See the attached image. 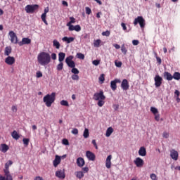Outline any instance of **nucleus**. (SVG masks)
Segmentation results:
<instances>
[{"instance_id":"052dcab7","label":"nucleus","mask_w":180,"mask_h":180,"mask_svg":"<svg viewBox=\"0 0 180 180\" xmlns=\"http://www.w3.org/2000/svg\"><path fill=\"white\" fill-rule=\"evenodd\" d=\"M11 110H13V112H18V107H16V105H13Z\"/></svg>"},{"instance_id":"bf43d9fd","label":"nucleus","mask_w":180,"mask_h":180,"mask_svg":"<svg viewBox=\"0 0 180 180\" xmlns=\"http://www.w3.org/2000/svg\"><path fill=\"white\" fill-rule=\"evenodd\" d=\"M51 58L52 60H57V54H56L55 53H52Z\"/></svg>"},{"instance_id":"f3484780","label":"nucleus","mask_w":180,"mask_h":180,"mask_svg":"<svg viewBox=\"0 0 180 180\" xmlns=\"http://www.w3.org/2000/svg\"><path fill=\"white\" fill-rule=\"evenodd\" d=\"M86 157L89 160V161H95V154L89 150L86 152Z\"/></svg>"},{"instance_id":"dca6fc26","label":"nucleus","mask_w":180,"mask_h":180,"mask_svg":"<svg viewBox=\"0 0 180 180\" xmlns=\"http://www.w3.org/2000/svg\"><path fill=\"white\" fill-rule=\"evenodd\" d=\"M56 176L59 178V179H64L65 178V173H64V170H58L56 172Z\"/></svg>"},{"instance_id":"9b49d317","label":"nucleus","mask_w":180,"mask_h":180,"mask_svg":"<svg viewBox=\"0 0 180 180\" xmlns=\"http://www.w3.org/2000/svg\"><path fill=\"white\" fill-rule=\"evenodd\" d=\"M134 162L138 168H141L144 165V160L141 158H136Z\"/></svg>"},{"instance_id":"1a4fd4ad","label":"nucleus","mask_w":180,"mask_h":180,"mask_svg":"<svg viewBox=\"0 0 180 180\" xmlns=\"http://www.w3.org/2000/svg\"><path fill=\"white\" fill-rule=\"evenodd\" d=\"M9 36L11 37V43H14V44H18V37L13 31L9 32Z\"/></svg>"},{"instance_id":"c9c22d12","label":"nucleus","mask_w":180,"mask_h":180,"mask_svg":"<svg viewBox=\"0 0 180 180\" xmlns=\"http://www.w3.org/2000/svg\"><path fill=\"white\" fill-rule=\"evenodd\" d=\"M121 51L124 55L127 54V49H126V46H124V44L122 45Z\"/></svg>"},{"instance_id":"cd10ccee","label":"nucleus","mask_w":180,"mask_h":180,"mask_svg":"<svg viewBox=\"0 0 180 180\" xmlns=\"http://www.w3.org/2000/svg\"><path fill=\"white\" fill-rule=\"evenodd\" d=\"M12 53V48L11 46H7L4 50V55L9 56Z\"/></svg>"},{"instance_id":"680f3d73","label":"nucleus","mask_w":180,"mask_h":180,"mask_svg":"<svg viewBox=\"0 0 180 180\" xmlns=\"http://www.w3.org/2000/svg\"><path fill=\"white\" fill-rule=\"evenodd\" d=\"M82 171H83V172H84V174L85 173H86V172H88V171H89V168H88V167H83L82 168Z\"/></svg>"},{"instance_id":"f8f14e48","label":"nucleus","mask_w":180,"mask_h":180,"mask_svg":"<svg viewBox=\"0 0 180 180\" xmlns=\"http://www.w3.org/2000/svg\"><path fill=\"white\" fill-rule=\"evenodd\" d=\"M121 88L123 91H127L129 88H130V85L129 84V81L127 79H124L121 83Z\"/></svg>"},{"instance_id":"864d4df0","label":"nucleus","mask_w":180,"mask_h":180,"mask_svg":"<svg viewBox=\"0 0 180 180\" xmlns=\"http://www.w3.org/2000/svg\"><path fill=\"white\" fill-rule=\"evenodd\" d=\"M93 64L94 65H99L100 63H101V60H93Z\"/></svg>"},{"instance_id":"49530a36","label":"nucleus","mask_w":180,"mask_h":180,"mask_svg":"<svg viewBox=\"0 0 180 180\" xmlns=\"http://www.w3.org/2000/svg\"><path fill=\"white\" fill-rule=\"evenodd\" d=\"M115 65H116V67H118V68H120V67H122V62L121 61H115Z\"/></svg>"},{"instance_id":"423d86ee","label":"nucleus","mask_w":180,"mask_h":180,"mask_svg":"<svg viewBox=\"0 0 180 180\" xmlns=\"http://www.w3.org/2000/svg\"><path fill=\"white\" fill-rule=\"evenodd\" d=\"M25 9L27 13H34V11H37V9H39V5H27Z\"/></svg>"},{"instance_id":"6ab92c4d","label":"nucleus","mask_w":180,"mask_h":180,"mask_svg":"<svg viewBox=\"0 0 180 180\" xmlns=\"http://www.w3.org/2000/svg\"><path fill=\"white\" fill-rule=\"evenodd\" d=\"M77 164L78 167L82 168V167L85 165V160H84V158H78L77 159Z\"/></svg>"},{"instance_id":"7c9ffc66","label":"nucleus","mask_w":180,"mask_h":180,"mask_svg":"<svg viewBox=\"0 0 180 180\" xmlns=\"http://www.w3.org/2000/svg\"><path fill=\"white\" fill-rule=\"evenodd\" d=\"M174 79H176V81H179L180 79V73L179 72H175L173 75Z\"/></svg>"},{"instance_id":"338daca9","label":"nucleus","mask_w":180,"mask_h":180,"mask_svg":"<svg viewBox=\"0 0 180 180\" xmlns=\"http://www.w3.org/2000/svg\"><path fill=\"white\" fill-rule=\"evenodd\" d=\"M70 22L75 23V18L74 17H70Z\"/></svg>"},{"instance_id":"5701e85b","label":"nucleus","mask_w":180,"mask_h":180,"mask_svg":"<svg viewBox=\"0 0 180 180\" xmlns=\"http://www.w3.org/2000/svg\"><path fill=\"white\" fill-rule=\"evenodd\" d=\"M9 150V146L6 145V143H2L0 146V151L1 153H6Z\"/></svg>"},{"instance_id":"79ce46f5","label":"nucleus","mask_w":180,"mask_h":180,"mask_svg":"<svg viewBox=\"0 0 180 180\" xmlns=\"http://www.w3.org/2000/svg\"><path fill=\"white\" fill-rule=\"evenodd\" d=\"M29 141H30V139H29L24 138L22 139V142L25 146H29Z\"/></svg>"},{"instance_id":"6e6d98bb","label":"nucleus","mask_w":180,"mask_h":180,"mask_svg":"<svg viewBox=\"0 0 180 180\" xmlns=\"http://www.w3.org/2000/svg\"><path fill=\"white\" fill-rule=\"evenodd\" d=\"M63 144H64L65 146H68L70 143L66 139H63Z\"/></svg>"},{"instance_id":"a211bd4d","label":"nucleus","mask_w":180,"mask_h":180,"mask_svg":"<svg viewBox=\"0 0 180 180\" xmlns=\"http://www.w3.org/2000/svg\"><path fill=\"white\" fill-rule=\"evenodd\" d=\"M112 155H109L105 160V167L106 168H108V169L110 168V167H112Z\"/></svg>"},{"instance_id":"2f4dec72","label":"nucleus","mask_w":180,"mask_h":180,"mask_svg":"<svg viewBox=\"0 0 180 180\" xmlns=\"http://www.w3.org/2000/svg\"><path fill=\"white\" fill-rule=\"evenodd\" d=\"M83 137L84 139H88V137H89V129H85L84 131V134H83Z\"/></svg>"},{"instance_id":"de8ad7c7","label":"nucleus","mask_w":180,"mask_h":180,"mask_svg":"<svg viewBox=\"0 0 180 180\" xmlns=\"http://www.w3.org/2000/svg\"><path fill=\"white\" fill-rule=\"evenodd\" d=\"M75 32H81V26L79 25L75 26Z\"/></svg>"},{"instance_id":"c03bdc74","label":"nucleus","mask_w":180,"mask_h":180,"mask_svg":"<svg viewBox=\"0 0 180 180\" xmlns=\"http://www.w3.org/2000/svg\"><path fill=\"white\" fill-rule=\"evenodd\" d=\"M85 9L86 15H91L92 13V10L89 7H86Z\"/></svg>"},{"instance_id":"e2e57ef3","label":"nucleus","mask_w":180,"mask_h":180,"mask_svg":"<svg viewBox=\"0 0 180 180\" xmlns=\"http://www.w3.org/2000/svg\"><path fill=\"white\" fill-rule=\"evenodd\" d=\"M113 47H115L117 50H119V49H120V45L117 44H114Z\"/></svg>"},{"instance_id":"603ef678","label":"nucleus","mask_w":180,"mask_h":180,"mask_svg":"<svg viewBox=\"0 0 180 180\" xmlns=\"http://www.w3.org/2000/svg\"><path fill=\"white\" fill-rule=\"evenodd\" d=\"M150 176L151 180H157V175L153 173Z\"/></svg>"},{"instance_id":"5fc2aeb1","label":"nucleus","mask_w":180,"mask_h":180,"mask_svg":"<svg viewBox=\"0 0 180 180\" xmlns=\"http://www.w3.org/2000/svg\"><path fill=\"white\" fill-rule=\"evenodd\" d=\"M154 116H155V120H156V122H160V114L157 113L154 115Z\"/></svg>"},{"instance_id":"13d9d810","label":"nucleus","mask_w":180,"mask_h":180,"mask_svg":"<svg viewBox=\"0 0 180 180\" xmlns=\"http://www.w3.org/2000/svg\"><path fill=\"white\" fill-rule=\"evenodd\" d=\"M139 40H133L132 41V44L134 46H139Z\"/></svg>"},{"instance_id":"20e7f679","label":"nucleus","mask_w":180,"mask_h":180,"mask_svg":"<svg viewBox=\"0 0 180 180\" xmlns=\"http://www.w3.org/2000/svg\"><path fill=\"white\" fill-rule=\"evenodd\" d=\"M13 165V162L12 160H8L4 166V176H6V180H13L12 175H11V172H9V167Z\"/></svg>"},{"instance_id":"c756f323","label":"nucleus","mask_w":180,"mask_h":180,"mask_svg":"<svg viewBox=\"0 0 180 180\" xmlns=\"http://www.w3.org/2000/svg\"><path fill=\"white\" fill-rule=\"evenodd\" d=\"M110 88L112 91H115V89H117V85L116 84V82L111 81L110 82Z\"/></svg>"},{"instance_id":"7ed1b4c3","label":"nucleus","mask_w":180,"mask_h":180,"mask_svg":"<svg viewBox=\"0 0 180 180\" xmlns=\"http://www.w3.org/2000/svg\"><path fill=\"white\" fill-rule=\"evenodd\" d=\"M43 101L45 103L47 108L51 107V105L56 101V92H52L51 94H46L44 97Z\"/></svg>"},{"instance_id":"4468645a","label":"nucleus","mask_w":180,"mask_h":180,"mask_svg":"<svg viewBox=\"0 0 180 180\" xmlns=\"http://www.w3.org/2000/svg\"><path fill=\"white\" fill-rule=\"evenodd\" d=\"M15 58L13 56H8L5 59L6 64H8V65H13L15 64Z\"/></svg>"},{"instance_id":"e433bc0d","label":"nucleus","mask_w":180,"mask_h":180,"mask_svg":"<svg viewBox=\"0 0 180 180\" xmlns=\"http://www.w3.org/2000/svg\"><path fill=\"white\" fill-rule=\"evenodd\" d=\"M60 105L62 106H67V107L70 106V104L68 103V101H67L65 100H62L60 101Z\"/></svg>"},{"instance_id":"ea45409f","label":"nucleus","mask_w":180,"mask_h":180,"mask_svg":"<svg viewBox=\"0 0 180 180\" xmlns=\"http://www.w3.org/2000/svg\"><path fill=\"white\" fill-rule=\"evenodd\" d=\"M98 79L101 84H103V82H105V74H101Z\"/></svg>"},{"instance_id":"2eb2a0df","label":"nucleus","mask_w":180,"mask_h":180,"mask_svg":"<svg viewBox=\"0 0 180 180\" xmlns=\"http://www.w3.org/2000/svg\"><path fill=\"white\" fill-rule=\"evenodd\" d=\"M32 43V39L30 38H22V41L18 42L20 46H25V44H30Z\"/></svg>"},{"instance_id":"412c9836","label":"nucleus","mask_w":180,"mask_h":180,"mask_svg":"<svg viewBox=\"0 0 180 180\" xmlns=\"http://www.w3.org/2000/svg\"><path fill=\"white\" fill-rule=\"evenodd\" d=\"M60 162H61V158L58 155H56L55 160H53V167H55V168H57Z\"/></svg>"},{"instance_id":"3c124183","label":"nucleus","mask_w":180,"mask_h":180,"mask_svg":"<svg viewBox=\"0 0 180 180\" xmlns=\"http://www.w3.org/2000/svg\"><path fill=\"white\" fill-rule=\"evenodd\" d=\"M121 26L124 32L127 31V27H126V24L124 22H122Z\"/></svg>"},{"instance_id":"f704fd0d","label":"nucleus","mask_w":180,"mask_h":180,"mask_svg":"<svg viewBox=\"0 0 180 180\" xmlns=\"http://www.w3.org/2000/svg\"><path fill=\"white\" fill-rule=\"evenodd\" d=\"M53 43L54 47H56L58 49H60V42H58V41L54 39Z\"/></svg>"},{"instance_id":"9d476101","label":"nucleus","mask_w":180,"mask_h":180,"mask_svg":"<svg viewBox=\"0 0 180 180\" xmlns=\"http://www.w3.org/2000/svg\"><path fill=\"white\" fill-rule=\"evenodd\" d=\"M154 79H155V85L156 88L161 86V85L162 84V77H161L160 75H157L155 77Z\"/></svg>"},{"instance_id":"6e6552de","label":"nucleus","mask_w":180,"mask_h":180,"mask_svg":"<svg viewBox=\"0 0 180 180\" xmlns=\"http://www.w3.org/2000/svg\"><path fill=\"white\" fill-rule=\"evenodd\" d=\"M49 7H46L44 8V13H42V15H41V19L42 22H44V23H45V25H49V23L47 22V20H46V18H47V13H49Z\"/></svg>"},{"instance_id":"58836bf2","label":"nucleus","mask_w":180,"mask_h":180,"mask_svg":"<svg viewBox=\"0 0 180 180\" xmlns=\"http://www.w3.org/2000/svg\"><path fill=\"white\" fill-rule=\"evenodd\" d=\"M150 112H152L153 115H157V113H158V109L155 108V107H151Z\"/></svg>"},{"instance_id":"a19ab883","label":"nucleus","mask_w":180,"mask_h":180,"mask_svg":"<svg viewBox=\"0 0 180 180\" xmlns=\"http://www.w3.org/2000/svg\"><path fill=\"white\" fill-rule=\"evenodd\" d=\"M97 105L100 108H102V106H103V105H105V100H98Z\"/></svg>"},{"instance_id":"4be33fe9","label":"nucleus","mask_w":180,"mask_h":180,"mask_svg":"<svg viewBox=\"0 0 180 180\" xmlns=\"http://www.w3.org/2000/svg\"><path fill=\"white\" fill-rule=\"evenodd\" d=\"M164 77L167 80V81H172L174 79V76L171 75V73L168 72H164Z\"/></svg>"},{"instance_id":"473e14b6","label":"nucleus","mask_w":180,"mask_h":180,"mask_svg":"<svg viewBox=\"0 0 180 180\" xmlns=\"http://www.w3.org/2000/svg\"><path fill=\"white\" fill-rule=\"evenodd\" d=\"M101 43H102V41L101 39H97L94 41V47H101Z\"/></svg>"},{"instance_id":"393cba45","label":"nucleus","mask_w":180,"mask_h":180,"mask_svg":"<svg viewBox=\"0 0 180 180\" xmlns=\"http://www.w3.org/2000/svg\"><path fill=\"white\" fill-rule=\"evenodd\" d=\"M65 58V53L60 52L58 53V61H59V63H63V61H64Z\"/></svg>"},{"instance_id":"aec40b11","label":"nucleus","mask_w":180,"mask_h":180,"mask_svg":"<svg viewBox=\"0 0 180 180\" xmlns=\"http://www.w3.org/2000/svg\"><path fill=\"white\" fill-rule=\"evenodd\" d=\"M139 154L141 155V157H146V155H147V150L144 146H142L139 148Z\"/></svg>"},{"instance_id":"69168bd1","label":"nucleus","mask_w":180,"mask_h":180,"mask_svg":"<svg viewBox=\"0 0 180 180\" xmlns=\"http://www.w3.org/2000/svg\"><path fill=\"white\" fill-rule=\"evenodd\" d=\"M75 26H74V25H70V27H69V30L70 31V32H72V30H75Z\"/></svg>"},{"instance_id":"4c0bfd02","label":"nucleus","mask_w":180,"mask_h":180,"mask_svg":"<svg viewBox=\"0 0 180 180\" xmlns=\"http://www.w3.org/2000/svg\"><path fill=\"white\" fill-rule=\"evenodd\" d=\"M77 58H79V60H84L85 55H84L83 53H77Z\"/></svg>"},{"instance_id":"a878e982","label":"nucleus","mask_w":180,"mask_h":180,"mask_svg":"<svg viewBox=\"0 0 180 180\" xmlns=\"http://www.w3.org/2000/svg\"><path fill=\"white\" fill-rule=\"evenodd\" d=\"M75 175L77 178H78V179H82V177L84 176V172L82 171H77L75 173Z\"/></svg>"},{"instance_id":"37998d69","label":"nucleus","mask_w":180,"mask_h":180,"mask_svg":"<svg viewBox=\"0 0 180 180\" xmlns=\"http://www.w3.org/2000/svg\"><path fill=\"white\" fill-rule=\"evenodd\" d=\"M102 36H106V37H109V36H110V31L107 30L105 32H103Z\"/></svg>"},{"instance_id":"8fccbe9b","label":"nucleus","mask_w":180,"mask_h":180,"mask_svg":"<svg viewBox=\"0 0 180 180\" xmlns=\"http://www.w3.org/2000/svg\"><path fill=\"white\" fill-rule=\"evenodd\" d=\"M162 137H164L165 139H168V137H169V133L167 131L163 132Z\"/></svg>"},{"instance_id":"72a5a7b5","label":"nucleus","mask_w":180,"mask_h":180,"mask_svg":"<svg viewBox=\"0 0 180 180\" xmlns=\"http://www.w3.org/2000/svg\"><path fill=\"white\" fill-rule=\"evenodd\" d=\"M64 67V63H63V62H60L59 64H58L56 69L58 71H61V70H63Z\"/></svg>"},{"instance_id":"774afa93","label":"nucleus","mask_w":180,"mask_h":180,"mask_svg":"<svg viewBox=\"0 0 180 180\" xmlns=\"http://www.w3.org/2000/svg\"><path fill=\"white\" fill-rule=\"evenodd\" d=\"M0 180H6V176H2L0 174Z\"/></svg>"},{"instance_id":"bb28decb","label":"nucleus","mask_w":180,"mask_h":180,"mask_svg":"<svg viewBox=\"0 0 180 180\" xmlns=\"http://www.w3.org/2000/svg\"><path fill=\"white\" fill-rule=\"evenodd\" d=\"M11 136L13 139H14V140H19V139L20 138V136L19 135V134H18V131H13L11 134Z\"/></svg>"},{"instance_id":"ddd939ff","label":"nucleus","mask_w":180,"mask_h":180,"mask_svg":"<svg viewBox=\"0 0 180 180\" xmlns=\"http://www.w3.org/2000/svg\"><path fill=\"white\" fill-rule=\"evenodd\" d=\"M179 156V154L178 153V151L175 150L174 149H172L170 151V157L174 161H178V157Z\"/></svg>"},{"instance_id":"f03ea898","label":"nucleus","mask_w":180,"mask_h":180,"mask_svg":"<svg viewBox=\"0 0 180 180\" xmlns=\"http://www.w3.org/2000/svg\"><path fill=\"white\" fill-rule=\"evenodd\" d=\"M74 60V56H70L65 58V63L68 67H70V68H72V72L75 75L77 74H79V70L75 68V62H74V60Z\"/></svg>"},{"instance_id":"0eeeda50","label":"nucleus","mask_w":180,"mask_h":180,"mask_svg":"<svg viewBox=\"0 0 180 180\" xmlns=\"http://www.w3.org/2000/svg\"><path fill=\"white\" fill-rule=\"evenodd\" d=\"M93 99H94V101H105L106 96L103 94V91H100V92L94 94Z\"/></svg>"},{"instance_id":"0e129e2a","label":"nucleus","mask_w":180,"mask_h":180,"mask_svg":"<svg viewBox=\"0 0 180 180\" xmlns=\"http://www.w3.org/2000/svg\"><path fill=\"white\" fill-rule=\"evenodd\" d=\"M156 60H157V62L158 63V64H161V63H162L161 58L157 56Z\"/></svg>"},{"instance_id":"c85d7f7f","label":"nucleus","mask_w":180,"mask_h":180,"mask_svg":"<svg viewBox=\"0 0 180 180\" xmlns=\"http://www.w3.org/2000/svg\"><path fill=\"white\" fill-rule=\"evenodd\" d=\"M112 133H113V128H112V127H110L106 130V134H105L106 137H110V135L112 134Z\"/></svg>"},{"instance_id":"39448f33","label":"nucleus","mask_w":180,"mask_h":180,"mask_svg":"<svg viewBox=\"0 0 180 180\" xmlns=\"http://www.w3.org/2000/svg\"><path fill=\"white\" fill-rule=\"evenodd\" d=\"M139 24L141 29H144L146 27V20H144L143 16H138L136 18H135L134 21V26H137Z\"/></svg>"},{"instance_id":"f257e3e1","label":"nucleus","mask_w":180,"mask_h":180,"mask_svg":"<svg viewBox=\"0 0 180 180\" xmlns=\"http://www.w3.org/2000/svg\"><path fill=\"white\" fill-rule=\"evenodd\" d=\"M37 60L41 65H47L51 61V56H50V53H49L41 52L37 56Z\"/></svg>"},{"instance_id":"b1692460","label":"nucleus","mask_w":180,"mask_h":180,"mask_svg":"<svg viewBox=\"0 0 180 180\" xmlns=\"http://www.w3.org/2000/svg\"><path fill=\"white\" fill-rule=\"evenodd\" d=\"M62 40H63V41H66L68 43V44H69L70 43H72V41H74V40H75V38L65 37L62 39Z\"/></svg>"},{"instance_id":"4d7b16f0","label":"nucleus","mask_w":180,"mask_h":180,"mask_svg":"<svg viewBox=\"0 0 180 180\" xmlns=\"http://www.w3.org/2000/svg\"><path fill=\"white\" fill-rule=\"evenodd\" d=\"M72 134H78V129L74 128V129L72 130Z\"/></svg>"},{"instance_id":"a18cd8bd","label":"nucleus","mask_w":180,"mask_h":180,"mask_svg":"<svg viewBox=\"0 0 180 180\" xmlns=\"http://www.w3.org/2000/svg\"><path fill=\"white\" fill-rule=\"evenodd\" d=\"M72 79L74 81H78V79H79V76H78V75H72Z\"/></svg>"},{"instance_id":"09e8293b","label":"nucleus","mask_w":180,"mask_h":180,"mask_svg":"<svg viewBox=\"0 0 180 180\" xmlns=\"http://www.w3.org/2000/svg\"><path fill=\"white\" fill-rule=\"evenodd\" d=\"M37 78H41L43 77V73H41L40 71L37 72L36 73Z\"/></svg>"}]
</instances>
